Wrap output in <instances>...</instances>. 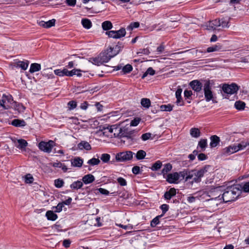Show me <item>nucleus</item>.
Returning a JSON list of instances; mask_svg holds the SVG:
<instances>
[{"mask_svg":"<svg viewBox=\"0 0 249 249\" xmlns=\"http://www.w3.org/2000/svg\"><path fill=\"white\" fill-rule=\"evenodd\" d=\"M211 168L210 165H206L199 170H192L189 171L185 170L186 175L185 177L186 181L192 179V182L196 183L200 182L201 181V178L208 172Z\"/></svg>","mask_w":249,"mask_h":249,"instance_id":"obj_1","label":"nucleus"},{"mask_svg":"<svg viewBox=\"0 0 249 249\" xmlns=\"http://www.w3.org/2000/svg\"><path fill=\"white\" fill-rule=\"evenodd\" d=\"M239 187L236 184L228 186L223 193L222 198L225 202L234 201L240 195Z\"/></svg>","mask_w":249,"mask_h":249,"instance_id":"obj_2","label":"nucleus"},{"mask_svg":"<svg viewBox=\"0 0 249 249\" xmlns=\"http://www.w3.org/2000/svg\"><path fill=\"white\" fill-rule=\"evenodd\" d=\"M120 50V47L118 45H116L114 47H109L107 50V53H100L99 56L101 57L102 64L108 62L111 58L113 57L119 53Z\"/></svg>","mask_w":249,"mask_h":249,"instance_id":"obj_3","label":"nucleus"},{"mask_svg":"<svg viewBox=\"0 0 249 249\" xmlns=\"http://www.w3.org/2000/svg\"><path fill=\"white\" fill-rule=\"evenodd\" d=\"M186 175V170H183L179 172H174L167 175L165 178L166 181L170 183H178V181H180L185 178Z\"/></svg>","mask_w":249,"mask_h":249,"instance_id":"obj_4","label":"nucleus"},{"mask_svg":"<svg viewBox=\"0 0 249 249\" xmlns=\"http://www.w3.org/2000/svg\"><path fill=\"white\" fill-rule=\"evenodd\" d=\"M81 71H82L79 69H73L71 71H69L67 69H64L63 70L57 69L54 71L55 74L60 77H71L74 75L80 77L82 76Z\"/></svg>","mask_w":249,"mask_h":249,"instance_id":"obj_5","label":"nucleus"},{"mask_svg":"<svg viewBox=\"0 0 249 249\" xmlns=\"http://www.w3.org/2000/svg\"><path fill=\"white\" fill-rule=\"evenodd\" d=\"M134 153L130 151H126L116 154V160L119 162H125L132 159Z\"/></svg>","mask_w":249,"mask_h":249,"instance_id":"obj_6","label":"nucleus"},{"mask_svg":"<svg viewBox=\"0 0 249 249\" xmlns=\"http://www.w3.org/2000/svg\"><path fill=\"white\" fill-rule=\"evenodd\" d=\"M245 148L244 144L238 143L237 144H232L225 148L223 149L224 153L227 155H231L235 153L240 150H242Z\"/></svg>","mask_w":249,"mask_h":249,"instance_id":"obj_7","label":"nucleus"},{"mask_svg":"<svg viewBox=\"0 0 249 249\" xmlns=\"http://www.w3.org/2000/svg\"><path fill=\"white\" fill-rule=\"evenodd\" d=\"M54 146V142L50 140L48 142L42 141L38 143V147L44 152L50 153Z\"/></svg>","mask_w":249,"mask_h":249,"instance_id":"obj_8","label":"nucleus"},{"mask_svg":"<svg viewBox=\"0 0 249 249\" xmlns=\"http://www.w3.org/2000/svg\"><path fill=\"white\" fill-rule=\"evenodd\" d=\"M204 92L205 99L207 102L213 100V96L211 90L210 81H207L204 85Z\"/></svg>","mask_w":249,"mask_h":249,"instance_id":"obj_9","label":"nucleus"},{"mask_svg":"<svg viewBox=\"0 0 249 249\" xmlns=\"http://www.w3.org/2000/svg\"><path fill=\"white\" fill-rule=\"evenodd\" d=\"M108 37L113 38H120L124 36L126 34L125 29L124 28H121L118 31H109L106 32Z\"/></svg>","mask_w":249,"mask_h":249,"instance_id":"obj_10","label":"nucleus"},{"mask_svg":"<svg viewBox=\"0 0 249 249\" xmlns=\"http://www.w3.org/2000/svg\"><path fill=\"white\" fill-rule=\"evenodd\" d=\"M103 129H107L111 133H113L115 137H122L123 135L122 129L120 126H117L115 125L108 126L107 127H103Z\"/></svg>","mask_w":249,"mask_h":249,"instance_id":"obj_11","label":"nucleus"},{"mask_svg":"<svg viewBox=\"0 0 249 249\" xmlns=\"http://www.w3.org/2000/svg\"><path fill=\"white\" fill-rule=\"evenodd\" d=\"M223 91L229 94H233L236 93L238 90V86L234 83L231 84H224L222 87Z\"/></svg>","mask_w":249,"mask_h":249,"instance_id":"obj_12","label":"nucleus"},{"mask_svg":"<svg viewBox=\"0 0 249 249\" xmlns=\"http://www.w3.org/2000/svg\"><path fill=\"white\" fill-rule=\"evenodd\" d=\"M29 65V61H20L15 60L11 63V66L13 69L14 68H20L22 70H26Z\"/></svg>","mask_w":249,"mask_h":249,"instance_id":"obj_13","label":"nucleus"},{"mask_svg":"<svg viewBox=\"0 0 249 249\" xmlns=\"http://www.w3.org/2000/svg\"><path fill=\"white\" fill-rule=\"evenodd\" d=\"M190 86L192 89L196 92L200 91L201 90L202 87L201 83L197 80L192 81L191 82H190Z\"/></svg>","mask_w":249,"mask_h":249,"instance_id":"obj_14","label":"nucleus"},{"mask_svg":"<svg viewBox=\"0 0 249 249\" xmlns=\"http://www.w3.org/2000/svg\"><path fill=\"white\" fill-rule=\"evenodd\" d=\"M83 160L80 157H75L71 160V165L74 167H81L83 164Z\"/></svg>","mask_w":249,"mask_h":249,"instance_id":"obj_15","label":"nucleus"},{"mask_svg":"<svg viewBox=\"0 0 249 249\" xmlns=\"http://www.w3.org/2000/svg\"><path fill=\"white\" fill-rule=\"evenodd\" d=\"M236 185L239 186L238 188L239 191L240 192V194L242 191L246 193L249 192V181L242 183L241 184H237Z\"/></svg>","mask_w":249,"mask_h":249,"instance_id":"obj_16","label":"nucleus"},{"mask_svg":"<svg viewBox=\"0 0 249 249\" xmlns=\"http://www.w3.org/2000/svg\"><path fill=\"white\" fill-rule=\"evenodd\" d=\"M13 98L11 95H6L5 94H3L2 99V105H4V107L8 106V103H11V102L13 101Z\"/></svg>","mask_w":249,"mask_h":249,"instance_id":"obj_17","label":"nucleus"},{"mask_svg":"<svg viewBox=\"0 0 249 249\" xmlns=\"http://www.w3.org/2000/svg\"><path fill=\"white\" fill-rule=\"evenodd\" d=\"M11 124L15 127H23L26 125V122L23 120L19 119L12 120Z\"/></svg>","mask_w":249,"mask_h":249,"instance_id":"obj_18","label":"nucleus"},{"mask_svg":"<svg viewBox=\"0 0 249 249\" xmlns=\"http://www.w3.org/2000/svg\"><path fill=\"white\" fill-rule=\"evenodd\" d=\"M208 26L210 29L216 30L218 27H220V18L216 19L209 22Z\"/></svg>","mask_w":249,"mask_h":249,"instance_id":"obj_19","label":"nucleus"},{"mask_svg":"<svg viewBox=\"0 0 249 249\" xmlns=\"http://www.w3.org/2000/svg\"><path fill=\"white\" fill-rule=\"evenodd\" d=\"M95 180L94 177L91 174H88L84 176L82 178L83 182L86 184H89L93 182Z\"/></svg>","mask_w":249,"mask_h":249,"instance_id":"obj_20","label":"nucleus"},{"mask_svg":"<svg viewBox=\"0 0 249 249\" xmlns=\"http://www.w3.org/2000/svg\"><path fill=\"white\" fill-rule=\"evenodd\" d=\"M231 18H223L220 19V27L222 28H228L230 25V20Z\"/></svg>","mask_w":249,"mask_h":249,"instance_id":"obj_21","label":"nucleus"},{"mask_svg":"<svg viewBox=\"0 0 249 249\" xmlns=\"http://www.w3.org/2000/svg\"><path fill=\"white\" fill-rule=\"evenodd\" d=\"M176 195V189L174 188L170 189L164 194V198L167 200L170 199L173 196Z\"/></svg>","mask_w":249,"mask_h":249,"instance_id":"obj_22","label":"nucleus"},{"mask_svg":"<svg viewBox=\"0 0 249 249\" xmlns=\"http://www.w3.org/2000/svg\"><path fill=\"white\" fill-rule=\"evenodd\" d=\"M78 147L80 150L86 149L89 150L91 149V147L89 142L86 141H82L78 144Z\"/></svg>","mask_w":249,"mask_h":249,"instance_id":"obj_23","label":"nucleus"},{"mask_svg":"<svg viewBox=\"0 0 249 249\" xmlns=\"http://www.w3.org/2000/svg\"><path fill=\"white\" fill-rule=\"evenodd\" d=\"M46 216L49 220L54 221L57 218V214L52 211H48L46 213Z\"/></svg>","mask_w":249,"mask_h":249,"instance_id":"obj_24","label":"nucleus"},{"mask_svg":"<svg viewBox=\"0 0 249 249\" xmlns=\"http://www.w3.org/2000/svg\"><path fill=\"white\" fill-rule=\"evenodd\" d=\"M172 166L170 163L165 164L163 168L161 171V174H162L164 178H165V175H167L168 172L172 170Z\"/></svg>","mask_w":249,"mask_h":249,"instance_id":"obj_25","label":"nucleus"},{"mask_svg":"<svg viewBox=\"0 0 249 249\" xmlns=\"http://www.w3.org/2000/svg\"><path fill=\"white\" fill-rule=\"evenodd\" d=\"M210 146L212 147H214L217 145L220 140L219 138L216 135H213L211 137Z\"/></svg>","mask_w":249,"mask_h":249,"instance_id":"obj_26","label":"nucleus"},{"mask_svg":"<svg viewBox=\"0 0 249 249\" xmlns=\"http://www.w3.org/2000/svg\"><path fill=\"white\" fill-rule=\"evenodd\" d=\"M13 107L15 110L18 111L19 113L23 112L25 109L22 104L17 102L14 103Z\"/></svg>","mask_w":249,"mask_h":249,"instance_id":"obj_27","label":"nucleus"},{"mask_svg":"<svg viewBox=\"0 0 249 249\" xmlns=\"http://www.w3.org/2000/svg\"><path fill=\"white\" fill-rule=\"evenodd\" d=\"M83 185V182L77 180L76 181L73 182L72 184H71L70 187L72 189H79L82 187Z\"/></svg>","mask_w":249,"mask_h":249,"instance_id":"obj_28","label":"nucleus"},{"mask_svg":"<svg viewBox=\"0 0 249 249\" xmlns=\"http://www.w3.org/2000/svg\"><path fill=\"white\" fill-rule=\"evenodd\" d=\"M27 142L25 140L19 139L18 140V145H17V147L18 148L22 150L27 146Z\"/></svg>","mask_w":249,"mask_h":249,"instance_id":"obj_29","label":"nucleus"},{"mask_svg":"<svg viewBox=\"0 0 249 249\" xmlns=\"http://www.w3.org/2000/svg\"><path fill=\"white\" fill-rule=\"evenodd\" d=\"M246 104L241 101H236L234 103V107L238 110H243L245 107Z\"/></svg>","mask_w":249,"mask_h":249,"instance_id":"obj_30","label":"nucleus"},{"mask_svg":"<svg viewBox=\"0 0 249 249\" xmlns=\"http://www.w3.org/2000/svg\"><path fill=\"white\" fill-rule=\"evenodd\" d=\"M155 74V71L152 68H148L143 73L142 78H145L148 76H153Z\"/></svg>","mask_w":249,"mask_h":249,"instance_id":"obj_31","label":"nucleus"},{"mask_svg":"<svg viewBox=\"0 0 249 249\" xmlns=\"http://www.w3.org/2000/svg\"><path fill=\"white\" fill-rule=\"evenodd\" d=\"M81 23L83 27L87 29L90 28L92 26L91 22L89 19H83L81 21Z\"/></svg>","mask_w":249,"mask_h":249,"instance_id":"obj_32","label":"nucleus"},{"mask_svg":"<svg viewBox=\"0 0 249 249\" xmlns=\"http://www.w3.org/2000/svg\"><path fill=\"white\" fill-rule=\"evenodd\" d=\"M89 61L92 63L93 64L97 66H100L102 64L101 57H100L99 55L97 57L90 58Z\"/></svg>","mask_w":249,"mask_h":249,"instance_id":"obj_33","label":"nucleus"},{"mask_svg":"<svg viewBox=\"0 0 249 249\" xmlns=\"http://www.w3.org/2000/svg\"><path fill=\"white\" fill-rule=\"evenodd\" d=\"M102 27L104 30H108L111 29L113 26L111 22L109 21H105L103 22L102 24Z\"/></svg>","mask_w":249,"mask_h":249,"instance_id":"obj_34","label":"nucleus"},{"mask_svg":"<svg viewBox=\"0 0 249 249\" xmlns=\"http://www.w3.org/2000/svg\"><path fill=\"white\" fill-rule=\"evenodd\" d=\"M191 135L194 138H198L200 135V132L197 128H192L190 130Z\"/></svg>","mask_w":249,"mask_h":249,"instance_id":"obj_35","label":"nucleus"},{"mask_svg":"<svg viewBox=\"0 0 249 249\" xmlns=\"http://www.w3.org/2000/svg\"><path fill=\"white\" fill-rule=\"evenodd\" d=\"M146 156V152L142 150H139L136 154L135 157L138 160L143 159Z\"/></svg>","mask_w":249,"mask_h":249,"instance_id":"obj_36","label":"nucleus"},{"mask_svg":"<svg viewBox=\"0 0 249 249\" xmlns=\"http://www.w3.org/2000/svg\"><path fill=\"white\" fill-rule=\"evenodd\" d=\"M141 103L142 107L148 108L150 106L151 101L148 98H142L141 100Z\"/></svg>","mask_w":249,"mask_h":249,"instance_id":"obj_37","label":"nucleus"},{"mask_svg":"<svg viewBox=\"0 0 249 249\" xmlns=\"http://www.w3.org/2000/svg\"><path fill=\"white\" fill-rule=\"evenodd\" d=\"M161 166L162 162L160 160H158L153 164L151 167V169L152 171H157L160 169L161 167Z\"/></svg>","mask_w":249,"mask_h":249,"instance_id":"obj_38","label":"nucleus"},{"mask_svg":"<svg viewBox=\"0 0 249 249\" xmlns=\"http://www.w3.org/2000/svg\"><path fill=\"white\" fill-rule=\"evenodd\" d=\"M53 166L54 167L61 168L64 172H67L68 170L66 166L60 162L53 163Z\"/></svg>","mask_w":249,"mask_h":249,"instance_id":"obj_39","label":"nucleus"},{"mask_svg":"<svg viewBox=\"0 0 249 249\" xmlns=\"http://www.w3.org/2000/svg\"><path fill=\"white\" fill-rule=\"evenodd\" d=\"M160 108L162 111H170L173 109V106L170 104L161 105Z\"/></svg>","mask_w":249,"mask_h":249,"instance_id":"obj_40","label":"nucleus"},{"mask_svg":"<svg viewBox=\"0 0 249 249\" xmlns=\"http://www.w3.org/2000/svg\"><path fill=\"white\" fill-rule=\"evenodd\" d=\"M163 216V214H161L160 215H158L156 216L155 218H154L151 222V226L152 227H155L157 225H158L159 222V219L160 217H161Z\"/></svg>","mask_w":249,"mask_h":249,"instance_id":"obj_41","label":"nucleus"},{"mask_svg":"<svg viewBox=\"0 0 249 249\" xmlns=\"http://www.w3.org/2000/svg\"><path fill=\"white\" fill-rule=\"evenodd\" d=\"M132 66L130 64H127L122 69V72L125 74L130 72L132 70Z\"/></svg>","mask_w":249,"mask_h":249,"instance_id":"obj_42","label":"nucleus"},{"mask_svg":"<svg viewBox=\"0 0 249 249\" xmlns=\"http://www.w3.org/2000/svg\"><path fill=\"white\" fill-rule=\"evenodd\" d=\"M219 196H218V197H215L209 200L210 204L213 205V207L214 206L217 207L218 204V201H219L221 199V198H219Z\"/></svg>","mask_w":249,"mask_h":249,"instance_id":"obj_43","label":"nucleus"},{"mask_svg":"<svg viewBox=\"0 0 249 249\" xmlns=\"http://www.w3.org/2000/svg\"><path fill=\"white\" fill-rule=\"evenodd\" d=\"M100 160L98 159L92 158L88 161V163L92 165H96L99 164Z\"/></svg>","mask_w":249,"mask_h":249,"instance_id":"obj_44","label":"nucleus"},{"mask_svg":"<svg viewBox=\"0 0 249 249\" xmlns=\"http://www.w3.org/2000/svg\"><path fill=\"white\" fill-rule=\"evenodd\" d=\"M55 21V19H53L45 22L43 25L46 28H50L54 25Z\"/></svg>","mask_w":249,"mask_h":249,"instance_id":"obj_45","label":"nucleus"},{"mask_svg":"<svg viewBox=\"0 0 249 249\" xmlns=\"http://www.w3.org/2000/svg\"><path fill=\"white\" fill-rule=\"evenodd\" d=\"M110 156L108 154H103L101 157V160L105 163L107 162L110 159Z\"/></svg>","mask_w":249,"mask_h":249,"instance_id":"obj_46","label":"nucleus"},{"mask_svg":"<svg viewBox=\"0 0 249 249\" xmlns=\"http://www.w3.org/2000/svg\"><path fill=\"white\" fill-rule=\"evenodd\" d=\"M198 146L202 149H205L207 145V142L206 139H201L198 142Z\"/></svg>","mask_w":249,"mask_h":249,"instance_id":"obj_47","label":"nucleus"},{"mask_svg":"<svg viewBox=\"0 0 249 249\" xmlns=\"http://www.w3.org/2000/svg\"><path fill=\"white\" fill-rule=\"evenodd\" d=\"M22 178L26 183H31V174H27L25 176L22 177Z\"/></svg>","mask_w":249,"mask_h":249,"instance_id":"obj_48","label":"nucleus"},{"mask_svg":"<svg viewBox=\"0 0 249 249\" xmlns=\"http://www.w3.org/2000/svg\"><path fill=\"white\" fill-rule=\"evenodd\" d=\"M41 69V66L38 63H32V73L39 71Z\"/></svg>","mask_w":249,"mask_h":249,"instance_id":"obj_49","label":"nucleus"},{"mask_svg":"<svg viewBox=\"0 0 249 249\" xmlns=\"http://www.w3.org/2000/svg\"><path fill=\"white\" fill-rule=\"evenodd\" d=\"M78 64L76 60L70 61L68 63V65L66 66L69 69H71L74 67H78Z\"/></svg>","mask_w":249,"mask_h":249,"instance_id":"obj_50","label":"nucleus"},{"mask_svg":"<svg viewBox=\"0 0 249 249\" xmlns=\"http://www.w3.org/2000/svg\"><path fill=\"white\" fill-rule=\"evenodd\" d=\"M220 49V48L217 46L214 45L213 46L208 47L207 49V53H212L215 51H217Z\"/></svg>","mask_w":249,"mask_h":249,"instance_id":"obj_51","label":"nucleus"},{"mask_svg":"<svg viewBox=\"0 0 249 249\" xmlns=\"http://www.w3.org/2000/svg\"><path fill=\"white\" fill-rule=\"evenodd\" d=\"M64 181L61 179H57L54 180L55 186L57 188H61L63 186Z\"/></svg>","mask_w":249,"mask_h":249,"instance_id":"obj_52","label":"nucleus"},{"mask_svg":"<svg viewBox=\"0 0 249 249\" xmlns=\"http://www.w3.org/2000/svg\"><path fill=\"white\" fill-rule=\"evenodd\" d=\"M117 180L119 184L122 186H124L127 185L126 180L122 177L118 178Z\"/></svg>","mask_w":249,"mask_h":249,"instance_id":"obj_53","label":"nucleus"},{"mask_svg":"<svg viewBox=\"0 0 249 249\" xmlns=\"http://www.w3.org/2000/svg\"><path fill=\"white\" fill-rule=\"evenodd\" d=\"M68 106L69 109L72 110L76 107L77 104L75 101H71L68 103Z\"/></svg>","mask_w":249,"mask_h":249,"instance_id":"obj_54","label":"nucleus"},{"mask_svg":"<svg viewBox=\"0 0 249 249\" xmlns=\"http://www.w3.org/2000/svg\"><path fill=\"white\" fill-rule=\"evenodd\" d=\"M116 225L119 227H121L124 230H132L133 229V226L131 224H128L127 225H124L121 224H117Z\"/></svg>","mask_w":249,"mask_h":249,"instance_id":"obj_55","label":"nucleus"},{"mask_svg":"<svg viewBox=\"0 0 249 249\" xmlns=\"http://www.w3.org/2000/svg\"><path fill=\"white\" fill-rule=\"evenodd\" d=\"M141 119L139 118H136L133 120L131 121L130 123L131 126H137L140 123Z\"/></svg>","mask_w":249,"mask_h":249,"instance_id":"obj_56","label":"nucleus"},{"mask_svg":"<svg viewBox=\"0 0 249 249\" xmlns=\"http://www.w3.org/2000/svg\"><path fill=\"white\" fill-rule=\"evenodd\" d=\"M139 25H140V24H139V22H132L128 26V28L130 29L131 30H132L134 28H136L139 27Z\"/></svg>","mask_w":249,"mask_h":249,"instance_id":"obj_57","label":"nucleus"},{"mask_svg":"<svg viewBox=\"0 0 249 249\" xmlns=\"http://www.w3.org/2000/svg\"><path fill=\"white\" fill-rule=\"evenodd\" d=\"M64 206V203H59L57 206L55 207V212H60L62 210L63 207Z\"/></svg>","mask_w":249,"mask_h":249,"instance_id":"obj_58","label":"nucleus"},{"mask_svg":"<svg viewBox=\"0 0 249 249\" xmlns=\"http://www.w3.org/2000/svg\"><path fill=\"white\" fill-rule=\"evenodd\" d=\"M151 136V134L150 133H146L142 134L141 138L143 141H146L148 140Z\"/></svg>","mask_w":249,"mask_h":249,"instance_id":"obj_59","label":"nucleus"},{"mask_svg":"<svg viewBox=\"0 0 249 249\" xmlns=\"http://www.w3.org/2000/svg\"><path fill=\"white\" fill-rule=\"evenodd\" d=\"M160 209L162 211L163 213L162 214L163 215L168 210L169 206L165 204H162L160 206Z\"/></svg>","mask_w":249,"mask_h":249,"instance_id":"obj_60","label":"nucleus"},{"mask_svg":"<svg viewBox=\"0 0 249 249\" xmlns=\"http://www.w3.org/2000/svg\"><path fill=\"white\" fill-rule=\"evenodd\" d=\"M138 53L143 54L145 55H148L150 53V51L148 48H144L142 50H140L138 52Z\"/></svg>","mask_w":249,"mask_h":249,"instance_id":"obj_61","label":"nucleus"},{"mask_svg":"<svg viewBox=\"0 0 249 249\" xmlns=\"http://www.w3.org/2000/svg\"><path fill=\"white\" fill-rule=\"evenodd\" d=\"M193 93L191 90H185L184 92V97L186 98H189L192 95Z\"/></svg>","mask_w":249,"mask_h":249,"instance_id":"obj_62","label":"nucleus"},{"mask_svg":"<svg viewBox=\"0 0 249 249\" xmlns=\"http://www.w3.org/2000/svg\"><path fill=\"white\" fill-rule=\"evenodd\" d=\"M140 167L135 166L132 168V172L134 174L137 175L140 173Z\"/></svg>","mask_w":249,"mask_h":249,"instance_id":"obj_63","label":"nucleus"},{"mask_svg":"<svg viewBox=\"0 0 249 249\" xmlns=\"http://www.w3.org/2000/svg\"><path fill=\"white\" fill-rule=\"evenodd\" d=\"M66 3L70 6H74L76 4V0H66Z\"/></svg>","mask_w":249,"mask_h":249,"instance_id":"obj_64","label":"nucleus"}]
</instances>
